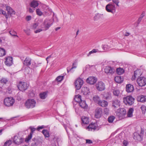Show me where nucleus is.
I'll list each match as a JSON object with an SVG mask.
<instances>
[{
    "instance_id": "f257e3e1",
    "label": "nucleus",
    "mask_w": 146,
    "mask_h": 146,
    "mask_svg": "<svg viewBox=\"0 0 146 146\" xmlns=\"http://www.w3.org/2000/svg\"><path fill=\"white\" fill-rule=\"evenodd\" d=\"M36 104V102L34 99H29L26 101L25 105V107L27 108H33L35 106Z\"/></svg>"
},
{
    "instance_id": "f03ea898",
    "label": "nucleus",
    "mask_w": 146,
    "mask_h": 146,
    "mask_svg": "<svg viewBox=\"0 0 146 146\" xmlns=\"http://www.w3.org/2000/svg\"><path fill=\"white\" fill-rule=\"evenodd\" d=\"M54 21V19L47 18L45 19L43 23L44 28L46 30L48 29L52 24Z\"/></svg>"
},
{
    "instance_id": "7ed1b4c3",
    "label": "nucleus",
    "mask_w": 146,
    "mask_h": 146,
    "mask_svg": "<svg viewBox=\"0 0 146 146\" xmlns=\"http://www.w3.org/2000/svg\"><path fill=\"white\" fill-rule=\"evenodd\" d=\"M106 9L108 12L114 13L115 12V5L111 3H110L106 5Z\"/></svg>"
},
{
    "instance_id": "20e7f679",
    "label": "nucleus",
    "mask_w": 146,
    "mask_h": 146,
    "mask_svg": "<svg viewBox=\"0 0 146 146\" xmlns=\"http://www.w3.org/2000/svg\"><path fill=\"white\" fill-rule=\"evenodd\" d=\"M134 98L131 96H127L123 98V102L126 105H131L133 104Z\"/></svg>"
},
{
    "instance_id": "39448f33",
    "label": "nucleus",
    "mask_w": 146,
    "mask_h": 146,
    "mask_svg": "<svg viewBox=\"0 0 146 146\" xmlns=\"http://www.w3.org/2000/svg\"><path fill=\"white\" fill-rule=\"evenodd\" d=\"M15 102V100L12 97H7L4 100V104L7 106H11L13 105Z\"/></svg>"
},
{
    "instance_id": "423d86ee",
    "label": "nucleus",
    "mask_w": 146,
    "mask_h": 146,
    "mask_svg": "<svg viewBox=\"0 0 146 146\" xmlns=\"http://www.w3.org/2000/svg\"><path fill=\"white\" fill-rule=\"evenodd\" d=\"M17 87L20 90L23 92L27 89L28 86L26 83L20 82H19Z\"/></svg>"
},
{
    "instance_id": "0eeeda50",
    "label": "nucleus",
    "mask_w": 146,
    "mask_h": 146,
    "mask_svg": "<svg viewBox=\"0 0 146 146\" xmlns=\"http://www.w3.org/2000/svg\"><path fill=\"white\" fill-rule=\"evenodd\" d=\"M126 113L125 109L122 108L117 111L116 115L120 119H122L125 117V115Z\"/></svg>"
},
{
    "instance_id": "6e6552de",
    "label": "nucleus",
    "mask_w": 146,
    "mask_h": 146,
    "mask_svg": "<svg viewBox=\"0 0 146 146\" xmlns=\"http://www.w3.org/2000/svg\"><path fill=\"white\" fill-rule=\"evenodd\" d=\"M137 82L140 86H144L146 84V78L144 77L139 78L137 79Z\"/></svg>"
},
{
    "instance_id": "1a4fd4ad",
    "label": "nucleus",
    "mask_w": 146,
    "mask_h": 146,
    "mask_svg": "<svg viewBox=\"0 0 146 146\" xmlns=\"http://www.w3.org/2000/svg\"><path fill=\"white\" fill-rule=\"evenodd\" d=\"M83 81L81 78H77L75 82V86L76 89L79 90L83 84Z\"/></svg>"
},
{
    "instance_id": "9d476101",
    "label": "nucleus",
    "mask_w": 146,
    "mask_h": 146,
    "mask_svg": "<svg viewBox=\"0 0 146 146\" xmlns=\"http://www.w3.org/2000/svg\"><path fill=\"white\" fill-rule=\"evenodd\" d=\"M96 87L98 90L102 91L105 90V85L102 82H99L96 84Z\"/></svg>"
},
{
    "instance_id": "9b49d317",
    "label": "nucleus",
    "mask_w": 146,
    "mask_h": 146,
    "mask_svg": "<svg viewBox=\"0 0 146 146\" xmlns=\"http://www.w3.org/2000/svg\"><path fill=\"white\" fill-rule=\"evenodd\" d=\"M24 140V139L22 137L15 136L14 137L13 141L15 144L19 145L22 143Z\"/></svg>"
},
{
    "instance_id": "f8f14e48",
    "label": "nucleus",
    "mask_w": 146,
    "mask_h": 146,
    "mask_svg": "<svg viewBox=\"0 0 146 146\" xmlns=\"http://www.w3.org/2000/svg\"><path fill=\"white\" fill-rule=\"evenodd\" d=\"M97 81V79L95 77L91 76L89 77L86 80V82L87 83L90 84H94Z\"/></svg>"
},
{
    "instance_id": "ddd939ff",
    "label": "nucleus",
    "mask_w": 146,
    "mask_h": 146,
    "mask_svg": "<svg viewBox=\"0 0 146 146\" xmlns=\"http://www.w3.org/2000/svg\"><path fill=\"white\" fill-rule=\"evenodd\" d=\"M102 113V109L100 108H97L95 111V117L98 118L101 117Z\"/></svg>"
},
{
    "instance_id": "4468645a",
    "label": "nucleus",
    "mask_w": 146,
    "mask_h": 146,
    "mask_svg": "<svg viewBox=\"0 0 146 146\" xmlns=\"http://www.w3.org/2000/svg\"><path fill=\"white\" fill-rule=\"evenodd\" d=\"M6 60L5 62V63L6 65L8 66H11L13 63V58L12 57L8 56L5 58Z\"/></svg>"
},
{
    "instance_id": "2eb2a0df",
    "label": "nucleus",
    "mask_w": 146,
    "mask_h": 146,
    "mask_svg": "<svg viewBox=\"0 0 146 146\" xmlns=\"http://www.w3.org/2000/svg\"><path fill=\"white\" fill-rule=\"evenodd\" d=\"M114 70L110 66H106L105 69V73L108 74H113L114 72Z\"/></svg>"
},
{
    "instance_id": "dca6fc26",
    "label": "nucleus",
    "mask_w": 146,
    "mask_h": 146,
    "mask_svg": "<svg viewBox=\"0 0 146 146\" xmlns=\"http://www.w3.org/2000/svg\"><path fill=\"white\" fill-rule=\"evenodd\" d=\"M6 10L7 11V14L10 15L11 16L12 15L15 14V12L10 7L7 6L6 7Z\"/></svg>"
},
{
    "instance_id": "f3484780",
    "label": "nucleus",
    "mask_w": 146,
    "mask_h": 146,
    "mask_svg": "<svg viewBox=\"0 0 146 146\" xmlns=\"http://www.w3.org/2000/svg\"><path fill=\"white\" fill-rule=\"evenodd\" d=\"M126 90L128 93L133 92L134 90L133 86L130 84H128L126 85Z\"/></svg>"
},
{
    "instance_id": "a211bd4d",
    "label": "nucleus",
    "mask_w": 146,
    "mask_h": 146,
    "mask_svg": "<svg viewBox=\"0 0 146 146\" xmlns=\"http://www.w3.org/2000/svg\"><path fill=\"white\" fill-rule=\"evenodd\" d=\"M31 58L28 57H27L23 61V64L24 65L27 66H29L31 64Z\"/></svg>"
},
{
    "instance_id": "6ab92c4d",
    "label": "nucleus",
    "mask_w": 146,
    "mask_h": 146,
    "mask_svg": "<svg viewBox=\"0 0 146 146\" xmlns=\"http://www.w3.org/2000/svg\"><path fill=\"white\" fill-rule=\"evenodd\" d=\"M42 62H34L32 63L31 67L32 69H35L37 67L40 66Z\"/></svg>"
},
{
    "instance_id": "aec40b11",
    "label": "nucleus",
    "mask_w": 146,
    "mask_h": 146,
    "mask_svg": "<svg viewBox=\"0 0 146 146\" xmlns=\"http://www.w3.org/2000/svg\"><path fill=\"white\" fill-rule=\"evenodd\" d=\"M29 128L31 129V132L30 134H29V135L28 136V137L27 139V141H29L31 139L32 136L33 134V133H34V131L36 129L35 128L32 126H30L29 127Z\"/></svg>"
},
{
    "instance_id": "412c9836",
    "label": "nucleus",
    "mask_w": 146,
    "mask_h": 146,
    "mask_svg": "<svg viewBox=\"0 0 146 146\" xmlns=\"http://www.w3.org/2000/svg\"><path fill=\"white\" fill-rule=\"evenodd\" d=\"M38 1L35 0H33L32 1L30 4V6L34 8H35L36 7L38 6Z\"/></svg>"
},
{
    "instance_id": "4be33fe9",
    "label": "nucleus",
    "mask_w": 146,
    "mask_h": 146,
    "mask_svg": "<svg viewBox=\"0 0 146 146\" xmlns=\"http://www.w3.org/2000/svg\"><path fill=\"white\" fill-rule=\"evenodd\" d=\"M81 120L82 122V125L88 124L89 123V119L88 117L83 116L81 118Z\"/></svg>"
},
{
    "instance_id": "5701e85b",
    "label": "nucleus",
    "mask_w": 146,
    "mask_h": 146,
    "mask_svg": "<svg viewBox=\"0 0 146 146\" xmlns=\"http://www.w3.org/2000/svg\"><path fill=\"white\" fill-rule=\"evenodd\" d=\"M98 104L102 107H104L107 106L108 103L106 101L104 100H100L98 102Z\"/></svg>"
},
{
    "instance_id": "b1692460",
    "label": "nucleus",
    "mask_w": 146,
    "mask_h": 146,
    "mask_svg": "<svg viewBox=\"0 0 146 146\" xmlns=\"http://www.w3.org/2000/svg\"><path fill=\"white\" fill-rule=\"evenodd\" d=\"M115 81L117 83H120L122 82L123 78L121 76H117L115 77Z\"/></svg>"
},
{
    "instance_id": "393cba45",
    "label": "nucleus",
    "mask_w": 146,
    "mask_h": 146,
    "mask_svg": "<svg viewBox=\"0 0 146 146\" xmlns=\"http://www.w3.org/2000/svg\"><path fill=\"white\" fill-rule=\"evenodd\" d=\"M137 100L141 102H143L146 101V96H141L138 97Z\"/></svg>"
},
{
    "instance_id": "a878e982",
    "label": "nucleus",
    "mask_w": 146,
    "mask_h": 146,
    "mask_svg": "<svg viewBox=\"0 0 146 146\" xmlns=\"http://www.w3.org/2000/svg\"><path fill=\"white\" fill-rule=\"evenodd\" d=\"M82 91L84 95H86L90 93L89 88L86 87H84L82 88Z\"/></svg>"
},
{
    "instance_id": "bb28decb",
    "label": "nucleus",
    "mask_w": 146,
    "mask_h": 146,
    "mask_svg": "<svg viewBox=\"0 0 146 146\" xmlns=\"http://www.w3.org/2000/svg\"><path fill=\"white\" fill-rule=\"evenodd\" d=\"M79 103L80 106L82 108L85 109L88 107V106L86 104L85 100H82Z\"/></svg>"
},
{
    "instance_id": "cd10ccee",
    "label": "nucleus",
    "mask_w": 146,
    "mask_h": 146,
    "mask_svg": "<svg viewBox=\"0 0 146 146\" xmlns=\"http://www.w3.org/2000/svg\"><path fill=\"white\" fill-rule=\"evenodd\" d=\"M120 101L117 100H115L113 101L112 105L114 108H117L119 106Z\"/></svg>"
},
{
    "instance_id": "c85d7f7f",
    "label": "nucleus",
    "mask_w": 146,
    "mask_h": 146,
    "mask_svg": "<svg viewBox=\"0 0 146 146\" xmlns=\"http://www.w3.org/2000/svg\"><path fill=\"white\" fill-rule=\"evenodd\" d=\"M89 131H92V129L95 130L96 129L95 124L92 123L90 124L87 128Z\"/></svg>"
},
{
    "instance_id": "c756f323",
    "label": "nucleus",
    "mask_w": 146,
    "mask_h": 146,
    "mask_svg": "<svg viewBox=\"0 0 146 146\" xmlns=\"http://www.w3.org/2000/svg\"><path fill=\"white\" fill-rule=\"evenodd\" d=\"M116 72L118 75H120L124 72V70L123 69L119 68L117 69Z\"/></svg>"
},
{
    "instance_id": "7c9ffc66",
    "label": "nucleus",
    "mask_w": 146,
    "mask_h": 146,
    "mask_svg": "<svg viewBox=\"0 0 146 146\" xmlns=\"http://www.w3.org/2000/svg\"><path fill=\"white\" fill-rule=\"evenodd\" d=\"M81 98V96L80 95H78L76 96L74 98V100L76 102L79 103L82 100Z\"/></svg>"
},
{
    "instance_id": "2f4dec72",
    "label": "nucleus",
    "mask_w": 146,
    "mask_h": 146,
    "mask_svg": "<svg viewBox=\"0 0 146 146\" xmlns=\"http://www.w3.org/2000/svg\"><path fill=\"white\" fill-rule=\"evenodd\" d=\"M133 109L132 108H130L128 110L127 113V116L128 117H131L133 116Z\"/></svg>"
},
{
    "instance_id": "473e14b6",
    "label": "nucleus",
    "mask_w": 146,
    "mask_h": 146,
    "mask_svg": "<svg viewBox=\"0 0 146 146\" xmlns=\"http://www.w3.org/2000/svg\"><path fill=\"white\" fill-rule=\"evenodd\" d=\"M6 52L5 50L3 48H0V57L5 56L6 54Z\"/></svg>"
},
{
    "instance_id": "72a5a7b5",
    "label": "nucleus",
    "mask_w": 146,
    "mask_h": 146,
    "mask_svg": "<svg viewBox=\"0 0 146 146\" xmlns=\"http://www.w3.org/2000/svg\"><path fill=\"white\" fill-rule=\"evenodd\" d=\"M42 133L44 134L45 137H48L49 136V132L46 129H44L42 131Z\"/></svg>"
},
{
    "instance_id": "f704fd0d",
    "label": "nucleus",
    "mask_w": 146,
    "mask_h": 146,
    "mask_svg": "<svg viewBox=\"0 0 146 146\" xmlns=\"http://www.w3.org/2000/svg\"><path fill=\"white\" fill-rule=\"evenodd\" d=\"M93 100L95 102L97 103L98 104V102L100 100V97L98 96H94L93 97Z\"/></svg>"
},
{
    "instance_id": "c9c22d12",
    "label": "nucleus",
    "mask_w": 146,
    "mask_h": 146,
    "mask_svg": "<svg viewBox=\"0 0 146 146\" xmlns=\"http://www.w3.org/2000/svg\"><path fill=\"white\" fill-rule=\"evenodd\" d=\"M47 94L45 92H44L40 94V98L42 99H45L46 97Z\"/></svg>"
},
{
    "instance_id": "e433bc0d",
    "label": "nucleus",
    "mask_w": 146,
    "mask_h": 146,
    "mask_svg": "<svg viewBox=\"0 0 146 146\" xmlns=\"http://www.w3.org/2000/svg\"><path fill=\"white\" fill-rule=\"evenodd\" d=\"M115 117L113 116H110L108 119V121L109 123H112L115 119Z\"/></svg>"
},
{
    "instance_id": "4c0bfd02",
    "label": "nucleus",
    "mask_w": 146,
    "mask_h": 146,
    "mask_svg": "<svg viewBox=\"0 0 146 146\" xmlns=\"http://www.w3.org/2000/svg\"><path fill=\"white\" fill-rule=\"evenodd\" d=\"M136 138L139 141H141L142 139V136L141 135H140V134H139L138 133H136Z\"/></svg>"
},
{
    "instance_id": "58836bf2",
    "label": "nucleus",
    "mask_w": 146,
    "mask_h": 146,
    "mask_svg": "<svg viewBox=\"0 0 146 146\" xmlns=\"http://www.w3.org/2000/svg\"><path fill=\"white\" fill-rule=\"evenodd\" d=\"M136 138L139 141H141L142 139V136L141 135H140V134H139L138 133H136Z\"/></svg>"
},
{
    "instance_id": "ea45409f",
    "label": "nucleus",
    "mask_w": 146,
    "mask_h": 146,
    "mask_svg": "<svg viewBox=\"0 0 146 146\" xmlns=\"http://www.w3.org/2000/svg\"><path fill=\"white\" fill-rule=\"evenodd\" d=\"M8 81V80L5 78H2L1 80V82L3 84H6Z\"/></svg>"
},
{
    "instance_id": "a19ab883",
    "label": "nucleus",
    "mask_w": 146,
    "mask_h": 146,
    "mask_svg": "<svg viewBox=\"0 0 146 146\" xmlns=\"http://www.w3.org/2000/svg\"><path fill=\"white\" fill-rule=\"evenodd\" d=\"M38 24H39L38 23H34L31 26L32 29L33 30H35L38 26Z\"/></svg>"
},
{
    "instance_id": "79ce46f5",
    "label": "nucleus",
    "mask_w": 146,
    "mask_h": 146,
    "mask_svg": "<svg viewBox=\"0 0 146 146\" xmlns=\"http://www.w3.org/2000/svg\"><path fill=\"white\" fill-rule=\"evenodd\" d=\"M64 78V76H60L57 77L56 78V80L58 82H61L62 81Z\"/></svg>"
},
{
    "instance_id": "37998d69",
    "label": "nucleus",
    "mask_w": 146,
    "mask_h": 146,
    "mask_svg": "<svg viewBox=\"0 0 146 146\" xmlns=\"http://www.w3.org/2000/svg\"><path fill=\"white\" fill-rule=\"evenodd\" d=\"M12 141L11 140L7 141L4 143V146H9L11 144Z\"/></svg>"
},
{
    "instance_id": "c03bdc74",
    "label": "nucleus",
    "mask_w": 146,
    "mask_h": 146,
    "mask_svg": "<svg viewBox=\"0 0 146 146\" xmlns=\"http://www.w3.org/2000/svg\"><path fill=\"white\" fill-rule=\"evenodd\" d=\"M77 64V61H75L73 64L72 67L70 69V70H71L74 68H76Z\"/></svg>"
},
{
    "instance_id": "a18cd8bd",
    "label": "nucleus",
    "mask_w": 146,
    "mask_h": 146,
    "mask_svg": "<svg viewBox=\"0 0 146 146\" xmlns=\"http://www.w3.org/2000/svg\"><path fill=\"white\" fill-rule=\"evenodd\" d=\"M120 92L118 90H114L113 91V94L116 96H119Z\"/></svg>"
},
{
    "instance_id": "49530a36",
    "label": "nucleus",
    "mask_w": 146,
    "mask_h": 146,
    "mask_svg": "<svg viewBox=\"0 0 146 146\" xmlns=\"http://www.w3.org/2000/svg\"><path fill=\"white\" fill-rule=\"evenodd\" d=\"M36 12L37 14L40 16H41L42 15V13L39 9H37L36 10Z\"/></svg>"
},
{
    "instance_id": "de8ad7c7",
    "label": "nucleus",
    "mask_w": 146,
    "mask_h": 146,
    "mask_svg": "<svg viewBox=\"0 0 146 146\" xmlns=\"http://www.w3.org/2000/svg\"><path fill=\"white\" fill-rule=\"evenodd\" d=\"M110 48V47L107 45H104L103 46H102L103 49L105 50H108Z\"/></svg>"
},
{
    "instance_id": "09e8293b",
    "label": "nucleus",
    "mask_w": 146,
    "mask_h": 146,
    "mask_svg": "<svg viewBox=\"0 0 146 146\" xmlns=\"http://www.w3.org/2000/svg\"><path fill=\"white\" fill-rule=\"evenodd\" d=\"M98 50H96L95 49H93L92 51H90L88 54L87 55V56H89L92 54L94 53H95L97 52L98 51Z\"/></svg>"
},
{
    "instance_id": "8fccbe9b",
    "label": "nucleus",
    "mask_w": 146,
    "mask_h": 146,
    "mask_svg": "<svg viewBox=\"0 0 146 146\" xmlns=\"http://www.w3.org/2000/svg\"><path fill=\"white\" fill-rule=\"evenodd\" d=\"M9 33L12 36H17L18 37V36L17 35L16 32L14 31H10L9 32Z\"/></svg>"
},
{
    "instance_id": "3c124183",
    "label": "nucleus",
    "mask_w": 146,
    "mask_h": 146,
    "mask_svg": "<svg viewBox=\"0 0 146 146\" xmlns=\"http://www.w3.org/2000/svg\"><path fill=\"white\" fill-rule=\"evenodd\" d=\"M143 113H145L146 110V107L144 105L142 106L141 108Z\"/></svg>"
},
{
    "instance_id": "603ef678",
    "label": "nucleus",
    "mask_w": 146,
    "mask_h": 146,
    "mask_svg": "<svg viewBox=\"0 0 146 146\" xmlns=\"http://www.w3.org/2000/svg\"><path fill=\"white\" fill-rule=\"evenodd\" d=\"M100 16V14L99 13L96 14L95 16L94 17V19L95 20H96L98 19H99Z\"/></svg>"
},
{
    "instance_id": "864d4df0",
    "label": "nucleus",
    "mask_w": 146,
    "mask_h": 146,
    "mask_svg": "<svg viewBox=\"0 0 146 146\" xmlns=\"http://www.w3.org/2000/svg\"><path fill=\"white\" fill-rule=\"evenodd\" d=\"M139 70H136L134 72V75L136 77H139Z\"/></svg>"
},
{
    "instance_id": "5fc2aeb1",
    "label": "nucleus",
    "mask_w": 146,
    "mask_h": 146,
    "mask_svg": "<svg viewBox=\"0 0 146 146\" xmlns=\"http://www.w3.org/2000/svg\"><path fill=\"white\" fill-rule=\"evenodd\" d=\"M1 14H2L5 16L6 18L7 19H8V17L5 11H4L3 10H2V11H1Z\"/></svg>"
},
{
    "instance_id": "6e6d98bb",
    "label": "nucleus",
    "mask_w": 146,
    "mask_h": 146,
    "mask_svg": "<svg viewBox=\"0 0 146 146\" xmlns=\"http://www.w3.org/2000/svg\"><path fill=\"white\" fill-rule=\"evenodd\" d=\"M112 1L113 3L116 4L117 6H119L118 4L119 1L118 0H112Z\"/></svg>"
},
{
    "instance_id": "4d7b16f0",
    "label": "nucleus",
    "mask_w": 146,
    "mask_h": 146,
    "mask_svg": "<svg viewBox=\"0 0 146 146\" xmlns=\"http://www.w3.org/2000/svg\"><path fill=\"white\" fill-rule=\"evenodd\" d=\"M109 110L107 108H105L104 109V112L106 115L108 114L109 113Z\"/></svg>"
},
{
    "instance_id": "13d9d810",
    "label": "nucleus",
    "mask_w": 146,
    "mask_h": 146,
    "mask_svg": "<svg viewBox=\"0 0 146 146\" xmlns=\"http://www.w3.org/2000/svg\"><path fill=\"white\" fill-rule=\"evenodd\" d=\"M24 31L27 35H30V29H27V30H24Z\"/></svg>"
},
{
    "instance_id": "bf43d9fd",
    "label": "nucleus",
    "mask_w": 146,
    "mask_h": 146,
    "mask_svg": "<svg viewBox=\"0 0 146 146\" xmlns=\"http://www.w3.org/2000/svg\"><path fill=\"white\" fill-rule=\"evenodd\" d=\"M110 96V94L109 93H106L104 95V97L106 99L109 98Z\"/></svg>"
},
{
    "instance_id": "052dcab7",
    "label": "nucleus",
    "mask_w": 146,
    "mask_h": 146,
    "mask_svg": "<svg viewBox=\"0 0 146 146\" xmlns=\"http://www.w3.org/2000/svg\"><path fill=\"white\" fill-rule=\"evenodd\" d=\"M128 142L127 141L124 140L123 141V144L124 145V146H127V145L128 144Z\"/></svg>"
},
{
    "instance_id": "680f3d73",
    "label": "nucleus",
    "mask_w": 146,
    "mask_h": 146,
    "mask_svg": "<svg viewBox=\"0 0 146 146\" xmlns=\"http://www.w3.org/2000/svg\"><path fill=\"white\" fill-rule=\"evenodd\" d=\"M44 128V125H42L41 126H39L37 128V130L39 131L40 129H42Z\"/></svg>"
},
{
    "instance_id": "e2e57ef3",
    "label": "nucleus",
    "mask_w": 146,
    "mask_h": 146,
    "mask_svg": "<svg viewBox=\"0 0 146 146\" xmlns=\"http://www.w3.org/2000/svg\"><path fill=\"white\" fill-rule=\"evenodd\" d=\"M86 143H87L90 144L92 143L93 142L92 141L90 140L87 139L86 140Z\"/></svg>"
},
{
    "instance_id": "0e129e2a",
    "label": "nucleus",
    "mask_w": 146,
    "mask_h": 146,
    "mask_svg": "<svg viewBox=\"0 0 146 146\" xmlns=\"http://www.w3.org/2000/svg\"><path fill=\"white\" fill-rule=\"evenodd\" d=\"M31 16H27L26 18V20L27 21H29L31 20Z\"/></svg>"
},
{
    "instance_id": "69168bd1",
    "label": "nucleus",
    "mask_w": 146,
    "mask_h": 146,
    "mask_svg": "<svg viewBox=\"0 0 146 146\" xmlns=\"http://www.w3.org/2000/svg\"><path fill=\"white\" fill-rule=\"evenodd\" d=\"M42 31V29H40L38 30H36L34 32L35 33H39V32Z\"/></svg>"
},
{
    "instance_id": "338daca9",
    "label": "nucleus",
    "mask_w": 146,
    "mask_h": 146,
    "mask_svg": "<svg viewBox=\"0 0 146 146\" xmlns=\"http://www.w3.org/2000/svg\"><path fill=\"white\" fill-rule=\"evenodd\" d=\"M35 10V9H34L33 10L32 9L29 8V11L30 13H33L34 12Z\"/></svg>"
},
{
    "instance_id": "774afa93",
    "label": "nucleus",
    "mask_w": 146,
    "mask_h": 146,
    "mask_svg": "<svg viewBox=\"0 0 146 146\" xmlns=\"http://www.w3.org/2000/svg\"><path fill=\"white\" fill-rule=\"evenodd\" d=\"M142 19L139 17L138 19V21H137V23L138 24L139 23L141 22V20H142Z\"/></svg>"
}]
</instances>
